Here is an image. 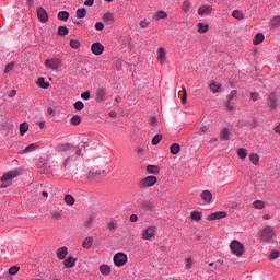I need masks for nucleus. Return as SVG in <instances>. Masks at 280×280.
<instances>
[{
	"label": "nucleus",
	"mask_w": 280,
	"mask_h": 280,
	"mask_svg": "<svg viewBox=\"0 0 280 280\" xmlns=\"http://www.w3.org/2000/svg\"><path fill=\"white\" fill-rule=\"evenodd\" d=\"M19 174H21V172H19V170H14V171H9L8 173H4L1 176V189H4L5 187H10V185H12V182H10L12 178H16V176H19Z\"/></svg>",
	"instance_id": "1"
},
{
	"label": "nucleus",
	"mask_w": 280,
	"mask_h": 280,
	"mask_svg": "<svg viewBox=\"0 0 280 280\" xmlns=\"http://www.w3.org/2000/svg\"><path fill=\"white\" fill-rule=\"evenodd\" d=\"M158 180L159 179L156 178V176L150 175V176L142 178L138 183V187H139V189H148V187H154V185H156Z\"/></svg>",
	"instance_id": "2"
},
{
	"label": "nucleus",
	"mask_w": 280,
	"mask_h": 280,
	"mask_svg": "<svg viewBox=\"0 0 280 280\" xmlns=\"http://www.w3.org/2000/svg\"><path fill=\"white\" fill-rule=\"evenodd\" d=\"M231 253L235 255L236 257H242L244 255V244L242 242L234 240L230 244Z\"/></svg>",
	"instance_id": "3"
},
{
	"label": "nucleus",
	"mask_w": 280,
	"mask_h": 280,
	"mask_svg": "<svg viewBox=\"0 0 280 280\" xmlns=\"http://www.w3.org/2000/svg\"><path fill=\"white\" fill-rule=\"evenodd\" d=\"M279 96L277 95V92H271L267 97V106L270 112L277 110Z\"/></svg>",
	"instance_id": "4"
},
{
	"label": "nucleus",
	"mask_w": 280,
	"mask_h": 280,
	"mask_svg": "<svg viewBox=\"0 0 280 280\" xmlns=\"http://www.w3.org/2000/svg\"><path fill=\"white\" fill-rule=\"evenodd\" d=\"M114 264L118 268H121V266H126V264H128V255H126V254H124L121 252L115 254V256H114Z\"/></svg>",
	"instance_id": "5"
},
{
	"label": "nucleus",
	"mask_w": 280,
	"mask_h": 280,
	"mask_svg": "<svg viewBox=\"0 0 280 280\" xmlns=\"http://www.w3.org/2000/svg\"><path fill=\"white\" fill-rule=\"evenodd\" d=\"M273 236H275V230H272V226L267 225L261 231L260 240L262 242H270V240H272Z\"/></svg>",
	"instance_id": "6"
},
{
	"label": "nucleus",
	"mask_w": 280,
	"mask_h": 280,
	"mask_svg": "<svg viewBox=\"0 0 280 280\" xmlns=\"http://www.w3.org/2000/svg\"><path fill=\"white\" fill-rule=\"evenodd\" d=\"M44 65L46 69H51L52 71H56L60 69L61 61H60V58H51V59H46Z\"/></svg>",
	"instance_id": "7"
},
{
	"label": "nucleus",
	"mask_w": 280,
	"mask_h": 280,
	"mask_svg": "<svg viewBox=\"0 0 280 280\" xmlns=\"http://www.w3.org/2000/svg\"><path fill=\"white\" fill-rule=\"evenodd\" d=\"M235 97H237V90H232L231 93L226 96L228 101L225 102L224 106H226L230 113L235 110V107L233 106V104H231V102H233Z\"/></svg>",
	"instance_id": "8"
},
{
	"label": "nucleus",
	"mask_w": 280,
	"mask_h": 280,
	"mask_svg": "<svg viewBox=\"0 0 280 280\" xmlns=\"http://www.w3.org/2000/svg\"><path fill=\"white\" fill-rule=\"evenodd\" d=\"M37 18L40 23H47V21H49V14L47 13V10H45V8L43 7L37 8Z\"/></svg>",
	"instance_id": "9"
},
{
	"label": "nucleus",
	"mask_w": 280,
	"mask_h": 280,
	"mask_svg": "<svg viewBox=\"0 0 280 280\" xmlns=\"http://www.w3.org/2000/svg\"><path fill=\"white\" fill-rule=\"evenodd\" d=\"M91 51L94 54V56H102V54H104V45H102L100 42H95L91 46Z\"/></svg>",
	"instance_id": "10"
},
{
	"label": "nucleus",
	"mask_w": 280,
	"mask_h": 280,
	"mask_svg": "<svg viewBox=\"0 0 280 280\" xmlns=\"http://www.w3.org/2000/svg\"><path fill=\"white\" fill-rule=\"evenodd\" d=\"M105 170L90 171L86 175L88 180H97V178H102V174H104Z\"/></svg>",
	"instance_id": "11"
},
{
	"label": "nucleus",
	"mask_w": 280,
	"mask_h": 280,
	"mask_svg": "<svg viewBox=\"0 0 280 280\" xmlns=\"http://www.w3.org/2000/svg\"><path fill=\"white\" fill-rule=\"evenodd\" d=\"M155 231H156V226L147 228L142 233V238L152 241V237H154V232Z\"/></svg>",
	"instance_id": "12"
},
{
	"label": "nucleus",
	"mask_w": 280,
	"mask_h": 280,
	"mask_svg": "<svg viewBox=\"0 0 280 280\" xmlns=\"http://www.w3.org/2000/svg\"><path fill=\"white\" fill-rule=\"evenodd\" d=\"M200 198L203 200V202H206V205H211V200H213V194H211L210 190H203L200 194Z\"/></svg>",
	"instance_id": "13"
},
{
	"label": "nucleus",
	"mask_w": 280,
	"mask_h": 280,
	"mask_svg": "<svg viewBox=\"0 0 280 280\" xmlns=\"http://www.w3.org/2000/svg\"><path fill=\"white\" fill-rule=\"evenodd\" d=\"M222 218H226L225 211L213 212L207 217V220H209V221L222 220Z\"/></svg>",
	"instance_id": "14"
},
{
	"label": "nucleus",
	"mask_w": 280,
	"mask_h": 280,
	"mask_svg": "<svg viewBox=\"0 0 280 280\" xmlns=\"http://www.w3.org/2000/svg\"><path fill=\"white\" fill-rule=\"evenodd\" d=\"M67 255H69V248L67 246L60 247L57 249V257L58 259L62 260L67 258Z\"/></svg>",
	"instance_id": "15"
},
{
	"label": "nucleus",
	"mask_w": 280,
	"mask_h": 280,
	"mask_svg": "<svg viewBox=\"0 0 280 280\" xmlns=\"http://www.w3.org/2000/svg\"><path fill=\"white\" fill-rule=\"evenodd\" d=\"M75 261H78V258H74L73 256H69L63 260L65 268H73L75 266Z\"/></svg>",
	"instance_id": "16"
},
{
	"label": "nucleus",
	"mask_w": 280,
	"mask_h": 280,
	"mask_svg": "<svg viewBox=\"0 0 280 280\" xmlns=\"http://www.w3.org/2000/svg\"><path fill=\"white\" fill-rule=\"evenodd\" d=\"M165 60H166L165 48L160 47L158 49V61L160 62V65H165Z\"/></svg>",
	"instance_id": "17"
},
{
	"label": "nucleus",
	"mask_w": 280,
	"mask_h": 280,
	"mask_svg": "<svg viewBox=\"0 0 280 280\" xmlns=\"http://www.w3.org/2000/svg\"><path fill=\"white\" fill-rule=\"evenodd\" d=\"M212 8L209 5H202L198 9L199 16H203V14H211Z\"/></svg>",
	"instance_id": "18"
},
{
	"label": "nucleus",
	"mask_w": 280,
	"mask_h": 280,
	"mask_svg": "<svg viewBox=\"0 0 280 280\" xmlns=\"http://www.w3.org/2000/svg\"><path fill=\"white\" fill-rule=\"evenodd\" d=\"M210 91H212L213 93H220V91H222V84H218V82L212 81L209 85Z\"/></svg>",
	"instance_id": "19"
},
{
	"label": "nucleus",
	"mask_w": 280,
	"mask_h": 280,
	"mask_svg": "<svg viewBox=\"0 0 280 280\" xmlns=\"http://www.w3.org/2000/svg\"><path fill=\"white\" fill-rule=\"evenodd\" d=\"M104 97H106V92L104 89L98 88L96 90V102H104Z\"/></svg>",
	"instance_id": "20"
},
{
	"label": "nucleus",
	"mask_w": 280,
	"mask_h": 280,
	"mask_svg": "<svg viewBox=\"0 0 280 280\" xmlns=\"http://www.w3.org/2000/svg\"><path fill=\"white\" fill-rule=\"evenodd\" d=\"M197 31L199 34H207L209 32V25L200 22L197 24Z\"/></svg>",
	"instance_id": "21"
},
{
	"label": "nucleus",
	"mask_w": 280,
	"mask_h": 280,
	"mask_svg": "<svg viewBox=\"0 0 280 280\" xmlns=\"http://www.w3.org/2000/svg\"><path fill=\"white\" fill-rule=\"evenodd\" d=\"M91 246H93V236H88L83 243H82V247L85 248V250H89V248H91Z\"/></svg>",
	"instance_id": "22"
},
{
	"label": "nucleus",
	"mask_w": 280,
	"mask_h": 280,
	"mask_svg": "<svg viewBox=\"0 0 280 280\" xmlns=\"http://www.w3.org/2000/svg\"><path fill=\"white\" fill-rule=\"evenodd\" d=\"M266 38V36H264V33H258L255 35L253 44L254 45H261V43H264V39Z\"/></svg>",
	"instance_id": "23"
},
{
	"label": "nucleus",
	"mask_w": 280,
	"mask_h": 280,
	"mask_svg": "<svg viewBox=\"0 0 280 280\" xmlns=\"http://www.w3.org/2000/svg\"><path fill=\"white\" fill-rule=\"evenodd\" d=\"M71 148H73V145L67 143V144H61L58 147V151L59 152H66V154H71Z\"/></svg>",
	"instance_id": "24"
},
{
	"label": "nucleus",
	"mask_w": 280,
	"mask_h": 280,
	"mask_svg": "<svg viewBox=\"0 0 280 280\" xmlns=\"http://www.w3.org/2000/svg\"><path fill=\"white\" fill-rule=\"evenodd\" d=\"M231 132H229L228 128H224L221 132H220V139L221 141H229L231 139L230 137Z\"/></svg>",
	"instance_id": "25"
},
{
	"label": "nucleus",
	"mask_w": 280,
	"mask_h": 280,
	"mask_svg": "<svg viewBox=\"0 0 280 280\" xmlns=\"http://www.w3.org/2000/svg\"><path fill=\"white\" fill-rule=\"evenodd\" d=\"M100 272L104 275V277H108L110 275V266L108 265H101L100 266Z\"/></svg>",
	"instance_id": "26"
},
{
	"label": "nucleus",
	"mask_w": 280,
	"mask_h": 280,
	"mask_svg": "<svg viewBox=\"0 0 280 280\" xmlns=\"http://www.w3.org/2000/svg\"><path fill=\"white\" fill-rule=\"evenodd\" d=\"M190 219L194 220L195 222H200V220H202V212L192 211L190 213Z\"/></svg>",
	"instance_id": "27"
},
{
	"label": "nucleus",
	"mask_w": 280,
	"mask_h": 280,
	"mask_svg": "<svg viewBox=\"0 0 280 280\" xmlns=\"http://www.w3.org/2000/svg\"><path fill=\"white\" fill-rule=\"evenodd\" d=\"M147 172L149 174H159L161 172V168L156 165H148L147 166Z\"/></svg>",
	"instance_id": "28"
},
{
	"label": "nucleus",
	"mask_w": 280,
	"mask_h": 280,
	"mask_svg": "<svg viewBox=\"0 0 280 280\" xmlns=\"http://www.w3.org/2000/svg\"><path fill=\"white\" fill-rule=\"evenodd\" d=\"M69 16H70V14H69L68 11H60V12L58 13V15H57V19H58L59 21H69Z\"/></svg>",
	"instance_id": "29"
},
{
	"label": "nucleus",
	"mask_w": 280,
	"mask_h": 280,
	"mask_svg": "<svg viewBox=\"0 0 280 280\" xmlns=\"http://www.w3.org/2000/svg\"><path fill=\"white\" fill-rule=\"evenodd\" d=\"M232 16L233 19H236V21H244V13L240 10H234Z\"/></svg>",
	"instance_id": "30"
},
{
	"label": "nucleus",
	"mask_w": 280,
	"mask_h": 280,
	"mask_svg": "<svg viewBox=\"0 0 280 280\" xmlns=\"http://www.w3.org/2000/svg\"><path fill=\"white\" fill-rule=\"evenodd\" d=\"M237 155H238V159L244 161V159H246V156H248V151L245 148H240L237 150Z\"/></svg>",
	"instance_id": "31"
},
{
	"label": "nucleus",
	"mask_w": 280,
	"mask_h": 280,
	"mask_svg": "<svg viewBox=\"0 0 280 280\" xmlns=\"http://www.w3.org/2000/svg\"><path fill=\"white\" fill-rule=\"evenodd\" d=\"M27 130H30V124H27V122L20 124V135H21V137H23L25 135V132H27Z\"/></svg>",
	"instance_id": "32"
},
{
	"label": "nucleus",
	"mask_w": 280,
	"mask_h": 280,
	"mask_svg": "<svg viewBox=\"0 0 280 280\" xmlns=\"http://www.w3.org/2000/svg\"><path fill=\"white\" fill-rule=\"evenodd\" d=\"M63 200L66 205H69L70 207H73V205H75V198H73V196L71 195H66Z\"/></svg>",
	"instance_id": "33"
},
{
	"label": "nucleus",
	"mask_w": 280,
	"mask_h": 280,
	"mask_svg": "<svg viewBox=\"0 0 280 280\" xmlns=\"http://www.w3.org/2000/svg\"><path fill=\"white\" fill-rule=\"evenodd\" d=\"M75 16H77V19H85L86 18V9L85 8L78 9L75 12Z\"/></svg>",
	"instance_id": "34"
},
{
	"label": "nucleus",
	"mask_w": 280,
	"mask_h": 280,
	"mask_svg": "<svg viewBox=\"0 0 280 280\" xmlns=\"http://www.w3.org/2000/svg\"><path fill=\"white\" fill-rule=\"evenodd\" d=\"M37 84L39 89H47L49 86V82L45 81V78L40 77L37 79Z\"/></svg>",
	"instance_id": "35"
},
{
	"label": "nucleus",
	"mask_w": 280,
	"mask_h": 280,
	"mask_svg": "<svg viewBox=\"0 0 280 280\" xmlns=\"http://www.w3.org/2000/svg\"><path fill=\"white\" fill-rule=\"evenodd\" d=\"M70 124L72 126H80V124H82V118L78 115L73 116L71 119H70Z\"/></svg>",
	"instance_id": "36"
},
{
	"label": "nucleus",
	"mask_w": 280,
	"mask_h": 280,
	"mask_svg": "<svg viewBox=\"0 0 280 280\" xmlns=\"http://www.w3.org/2000/svg\"><path fill=\"white\" fill-rule=\"evenodd\" d=\"M170 150H171V154H178V152H180V144H178V143H173V144L170 147Z\"/></svg>",
	"instance_id": "37"
},
{
	"label": "nucleus",
	"mask_w": 280,
	"mask_h": 280,
	"mask_svg": "<svg viewBox=\"0 0 280 280\" xmlns=\"http://www.w3.org/2000/svg\"><path fill=\"white\" fill-rule=\"evenodd\" d=\"M249 161H252L254 165H259V154L257 153L249 154Z\"/></svg>",
	"instance_id": "38"
},
{
	"label": "nucleus",
	"mask_w": 280,
	"mask_h": 280,
	"mask_svg": "<svg viewBox=\"0 0 280 280\" xmlns=\"http://www.w3.org/2000/svg\"><path fill=\"white\" fill-rule=\"evenodd\" d=\"M57 34L58 36H67L69 28H67V26H59Z\"/></svg>",
	"instance_id": "39"
},
{
	"label": "nucleus",
	"mask_w": 280,
	"mask_h": 280,
	"mask_svg": "<svg viewBox=\"0 0 280 280\" xmlns=\"http://www.w3.org/2000/svg\"><path fill=\"white\" fill-rule=\"evenodd\" d=\"M142 207L145 209V211H152V209H154V202L143 201Z\"/></svg>",
	"instance_id": "40"
},
{
	"label": "nucleus",
	"mask_w": 280,
	"mask_h": 280,
	"mask_svg": "<svg viewBox=\"0 0 280 280\" xmlns=\"http://www.w3.org/2000/svg\"><path fill=\"white\" fill-rule=\"evenodd\" d=\"M182 10L183 12H189V10H191V2H189V0H186L183 2V5H182Z\"/></svg>",
	"instance_id": "41"
},
{
	"label": "nucleus",
	"mask_w": 280,
	"mask_h": 280,
	"mask_svg": "<svg viewBox=\"0 0 280 280\" xmlns=\"http://www.w3.org/2000/svg\"><path fill=\"white\" fill-rule=\"evenodd\" d=\"M163 140V135H155L152 139V145H159L161 141Z\"/></svg>",
	"instance_id": "42"
},
{
	"label": "nucleus",
	"mask_w": 280,
	"mask_h": 280,
	"mask_svg": "<svg viewBox=\"0 0 280 280\" xmlns=\"http://www.w3.org/2000/svg\"><path fill=\"white\" fill-rule=\"evenodd\" d=\"M280 252L279 250H272L269 255L268 259L269 261H275V259H279Z\"/></svg>",
	"instance_id": "43"
},
{
	"label": "nucleus",
	"mask_w": 280,
	"mask_h": 280,
	"mask_svg": "<svg viewBox=\"0 0 280 280\" xmlns=\"http://www.w3.org/2000/svg\"><path fill=\"white\" fill-rule=\"evenodd\" d=\"M34 150H38V143H32L30 145H27L25 149H24V152L27 153V152H34Z\"/></svg>",
	"instance_id": "44"
},
{
	"label": "nucleus",
	"mask_w": 280,
	"mask_h": 280,
	"mask_svg": "<svg viewBox=\"0 0 280 280\" xmlns=\"http://www.w3.org/2000/svg\"><path fill=\"white\" fill-rule=\"evenodd\" d=\"M80 45H81L80 39H71L70 40V47L72 49H80Z\"/></svg>",
	"instance_id": "45"
},
{
	"label": "nucleus",
	"mask_w": 280,
	"mask_h": 280,
	"mask_svg": "<svg viewBox=\"0 0 280 280\" xmlns=\"http://www.w3.org/2000/svg\"><path fill=\"white\" fill-rule=\"evenodd\" d=\"M103 21L113 22L115 21V15H113L110 12H107L103 15Z\"/></svg>",
	"instance_id": "46"
},
{
	"label": "nucleus",
	"mask_w": 280,
	"mask_h": 280,
	"mask_svg": "<svg viewBox=\"0 0 280 280\" xmlns=\"http://www.w3.org/2000/svg\"><path fill=\"white\" fill-rule=\"evenodd\" d=\"M21 270V267L19 266H13L9 269V275L11 277H14V275H19V271Z\"/></svg>",
	"instance_id": "47"
},
{
	"label": "nucleus",
	"mask_w": 280,
	"mask_h": 280,
	"mask_svg": "<svg viewBox=\"0 0 280 280\" xmlns=\"http://www.w3.org/2000/svg\"><path fill=\"white\" fill-rule=\"evenodd\" d=\"M253 205L254 209H264L266 207V203L262 200H256Z\"/></svg>",
	"instance_id": "48"
},
{
	"label": "nucleus",
	"mask_w": 280,
	"mask_h": 280,
	"mask_svg": "<svg viewBox=\"0 0 280 280\" xmlns=\"http://www.w3.org/2000/svg\"><path fill=\"white\" fill-rule=\"evenodd\" d=\"M155 19H156V21H159L161 19H167V12H165V11H158L155 13Z\"/></svg>",
	"instance_id": "49"
},
{
	"label": "nucleus",
	"mask_w": 280,
	"mask_h": 280,
	"mask_svg": "<svg viewBox=\"0 0 280 280\" xmlns=\"http://www.w3.org/2000/svg\"><path fill=\"white\" fill-rule=\"evenodd\" d=\"M192 266H194V259H191V258H186L185 269H186V270H191Z\"/></svg>",
	"instance_id": "50"
},
{
	"label": "nucleus",
	"mask_w": 280,
	"mask_h": 280,
	"mask_svg": "<svg viewBox=\"0 0 280 280\" xmlns=\"http://www.w3.org/2000/svg\"><path fill=\"white\" fill-rule=\"evenodd\" d=\"M271 26L279 27L280 26V16H275L271 21Z\"/></svg>",
	"instance_id": "51"
},
{
	"label": "nucleus",
	"mask_w": 280,
	"mask_h": 280,
	"mask_svg": "<svg viewBox=\"0 0 280 280\" xmlns=\"http://www.w3.org/2000/svg\"><path fill=\"white\" fill-rule=\"evenodd\" d=\"M183 96H182V104H187V89L185 86L182 88Z\"/></svg>",
	"instance_id": "52"
},
{
	"label": "nucleus",
	"mask_w": 280,
	"mask_h": 280,
	"mask_svg": "<svg viewBox=\"0 0 280 280\" xmlns=\"http://www.w3.org/2000/svg\"><path fill=\"white\" fill-rule=\"evenodd\" d=\"M39 172L47 174V172H49V165L47 163H43L39 167Z\"/></svg>",
	"instance_id": "53"
},
{
	"label": "nucleus",
	"mask_w": 280,
	"mask_h": 280,
	"mask_svg": "<svg viewBox=\"0 0 280 280\" xmlns=\"http://www.w3.org/2000/svg\"><path fill=\"white\" fill-rule=\"evenodd\" d=\"M75 110H82L84 108V103L82 101H77L74 103Z\"/></svg>",
	"instance_id": "54"
},
{
	"label": "nucleus",
	"mask_w": 280,
	"mask_h": 280,
	"mask_svg": "<svg viewBox=\"0 0 280 280\" xmlns=\"http://www.w3.org/2000/svg\"><path fill=\"white\" fill-rule=\"evenodd\" d=\"M209 130V127L207 126H201L197 128V135H205Z\"/></svg>",
	"instance_id": "55"
},
{
	"label": "nucleus",
	"mask_w": 280,
	"mask_h": 280,
	"mask_svg": "<svg viewBox=\"0 0 280 280\" xmlns=\"http://www.w3.org/2000/svg\"><path fill=\"white\" fill-rule=\"evenodd\" d=\"M71 161H73V158H71V156H69L65 160V162H63L65 170H69V167H71V165H69V163H71Z\"/></svg>",
	"instance_id": "56"
},
{
	"label": "nucleus",
	"mask_w": 280,
	"mask_h": 280,
	"mask_svg": "<svg viewBox=\"0 0 280 280\" xmlns=\"http://www.w3.org/2000/svg\"><path fill=\"white\" fill-rule=\"evenodd\" d=\"M91 224H93V217H88V219L84 221V226L86 229H90Z\"/></svg>",
	"instance_id": "57"
},
{
	"label": "nucleus",
	"mask_w": 280,
	"mask_h": 280,
	"mask_svg": "<svg viewBox=\"0 0 280 280\" xmlns=\"http://www.w3.org/2000/svg\"><path fill=\"white\" fill-rule=\"evenodd\" d=\"M14 69V62H10L5 66L4 73H10Z\"/></svg>",
	"instance_id": "58"
},
{
	"label": "nucleus",
	"mask_w": 280,
	"mask_h": 280,
	"mask_svg": "<svg viewBox=\"0 0 280 280\" xmlns=\"http://www.w3.org/2000/svg\"><path fill=\"white\" fill-rule=\"evenodd\" d=\"M118 226L116 225L115 222L110 221L109 223H107V229L108 231H115Z\"/></svg>",
	"instance_id": "59"
},
{
	"label": "nucleus",
	"mask_w": 280,
	"mask_h": 280,
	"mask_svg": "<svg viewBox=\"0 0 280 280\" xmlns=\"http://www.w3.org/2000/svg\"><path fill=\"white\" fill-rule=\"evenodd\" d=\"M82 100H91V91H85L81 94Z\"/></svg>",
	"instance_id": "60"
},
{
	"label": "nucleus",
	"mask_w": 280,
	"mask_h": 280,
	"mask_svg": "<svg viewBox=\"0 0 280 280\" xmlns=\"http://www.w3.org/2000/svg\"><path fill=\"white\" fill-rule=\"evenodd\" d=\"M250 97H252L253 102H257L259 100V93L252 92Z\"/></svg>",
	"instance_id": "61"
},
{
	"label": "nucleus",
	"mask_w": 280,
	"mask_h": 280,
	"mask_svg": "<svg viewBox=\"0 0 280 280\" xmlns=\"http://www.w3.org/2000/svg\"><path fill=\"white\" fill-rule=\"evenodd\" d=\"M61 213L59 212V211H54V212H51V218L54 219V220H58L59 218H61Z\"/></svg>",
	"instance_id": "62"
},
{
	"label": "nucleus",
	"mask_w": 280,
	"mask_h": 280,
	"mask_svg": "<svg viewBox=\"0 0 280 280\" xmlns=\"http://www.w3.org/2000/svg\"><path fill=\"white\" fill-rule=\"evenodd\" d=\"M95 30H97L98 32H102V30H104V23L103 22H97L95 24Z\"/></svg>",
	"instance_id": "63"
},
{
	"label": "nucleus",
	"mask_w": 280,
	"mask_h": 280,
	"mask_svg": "<svg viewBox=\"0 0 280 280\" xmlns=\"http://www.w3.org/2000/svg\"><path fill=\"white\" fill-rule=\"evenodd\" d=\"M148 25H150V22H148V20H142L140 22V27H142V30H145V27H148Z\"/></svg>",
	"instance_id": "64"
}]
</instances>
